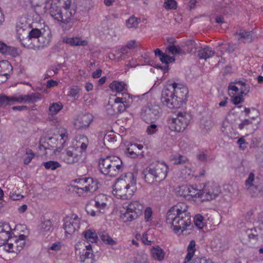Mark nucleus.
<instances>
[{
    "mask_svg": "<svg viewBox=\"0 0 263 263\" xmlns=\"http://www.w3.org/2000/svg\"><path fill=\"white\" fill-rule=\"evenodd\" d=\"M201 198L203 200H210L215 198L220 193L218 185L214 182H208L201 190Z\"/></svg>",
    "mask_w": 263,
    "mask_h": 263,
    "instance_id": "11",
    "label": "nucleus"
},
{
    "mask_svg": "<svg viewBox=\"0 0 263 263\" xmlns=\"http://www.w3.org/2000/svg\"><path fill=\"white\" fill-rule=\"evenodd\" d=\"M85 239L91 242H96L98 239L97 234L94 230L88 229L83 232Z\"/></svg>",
    "mask_w": 263,
    "mask_h": 263,
    "instance_id": "28",
    "label": "nucleus"
},
{
    "mask_svg": "<svg viewBox=\"0 0 263 263\" xmlns=\"http://www.w3.org/2000/svg\"><path fill=\"white\" fill-rule=\"evenodd\" d=\"M11 235V231L6 232L5 231L0 233V248L2 247L3 245L5 244L7 240H9L10 238L13 237Z\"/></svg>",
    "mask_w": 263,
    "mask_h": 263,
    "instance_id": "42",
    "label": "nucleus"
},
{
    "mask_svg": "<svg viewBox=\"0 0 263 263\" xmlns=\"http://www.w3.org/2000/svg\"><path fill=\"white\" fill-rule=\"evenodd\" d=\"M107 197L104 194H99L95 197V206L99 213H104V210L107 206Z\"/></svg>",
    "mask_w": 263,
    "mask_h": 263,
    "instance_id": "19",
    "label": "nucleus"
},
{
    "mask_svg": "<svg viewBox=\"0 0 263 263\" xmlns=\"http://www.w3.org/2000/svg\"><path fill=\"white\" fill-rule=\"evenodd\" d=\"M170 88H164L162 92L161 102L170 108H175L173 103L174 100H176L173 89Z\"/></svg>",
    "mask_w": 263,
    "mask_h": 263,
    "instance_id": "13",
    "label": "nucleus"
},
{
    "mask_svg": "<svg viewBox=\"0 0 263 263\" xmlns=\"http://www.w3.org/2000/svg\"><path fill=\"white\" fill-rule=\"evenodd\" d=\"M204 218L202 215L200 214L196 215L194 217L195 226L200 229H202L204 226Z\"/></svg>",
    "mask_w": 263,
    "mask_h": 263,
    "instance_id": "44",
    "label": "nucleus"
},
{
    "mask_svg": "<svg viewBox=\"0 0 263 263\" xmlns=\"http://www.w3.org/2000/svg\"><path fill=\"white\" fill-rule=\"evenodd\" d=\"M236 82H231L229 86V90L232 91V93L234 95L238 92L239 90V87L236 86Z\"/></svg>",
    "mask_w": 263,
    "mask_h": 263,
    "instance_id": "59",
    "label": "nucleus"
},
{
    "mask_svg": "<svg viewBox=\"0 0 263 263\" xmlns=\"http://www.w3.org/2000/svg\"><path fill=\"white\" fill-rule=\"evenodd\" d=\"M122 161L115 156H107L100 159L99 168L102 174L110 177H116L123 171Z\"/></svg>",
    "mask_w": 263,
    "mask_h": 263,
    "instance_id": "4",
    "label": "nucleus"
},
{
    "mask_svg": "<svg viewBox=\"0 0 263 263\" xmlns=\"http://www.w3.org/2000/svg\"><path fill=\"white\" fill-rule=\"evenodd\" d=\"M126 177L127 180L118 179L114 186L112 194L118 198L130 199L136 191V178L134 175L128 173Z\"/></svg>",
    "mask_w": 263,
    "mask_h": 263,
    "instance_id": "3",
    "label": "nucleus"
},
{
    "mask_svg": "<svg viewBox=\"0 0 263 263\" xmlns=\"http://www.w3.org/2000/svg\"><path fill=\"white\" fill-rule=\"evenodd\" d=\"M42 99V95L39 92H32L27 95H20L21 103H34Z\"/></svg>",
    "mask_w": 263,
    "mask_h": 263,
    "instance_id": "18",
    "label": "nucleus"
},
{
    "mask_svg": "<svg viewBox=\"0 0 263 263\" xmlns=\"http://www.w3.org/2000/svg\"><path fill=\"white\" fill-rule=\"evenodd\" d=\"M197 57L200 59L206 60L214 55L215 52L209 46L204 47L199 46L197 50Z\"/></svg>",
    "mask_w": 263,
    "mask_h": 263,
    "instance_id": "20",
    "label": "nucleus"
},
{
    "mask_svg": "<svg viewBox=\"0 0 263 263\" xmlns=\"http://www.w3.org/2000/svg\"><path fill=\"white\" fill-rule=\"evenodd\" d=\"M64 43L71 46H86L88 45V41L83 40L81 36L65 37L63 39Z\"/></svg>",
    "mask_w": 263,
    "mask_h": 263,
    "instance_id": "17",
    "label": "nucleus"
},
{
    "mask_svg": "<svg viewBox=\"0 0 263 263\" xmlns=\"http://www.w3.org/2000/svg\"><path fill=\"white\" fill-rule=\"evenodd\" d=\"M133 103V98L127 92L122 93L121 97H117L111 107L115 113H121L126 110Z\"/></svg>",
    "mask_w": 263,
    "mask_h": 263,
    "instance_id": "9",
    "label": "nucleus"
},
{
    "mask_svg": "<svg viewBox=\"0 0 263 263\" xmlns=\"http://www.w3.org/2000/svg\"><path fill=\"white\" fill-rule=\"evenodd\" d=\"M166 52L174 55L184 54L185 53V52L179 46L174 45L168 46L166 48Z\"/></svg>",
    "mask_w": 263,
    "mask_h": 263,
    "instance_id": "33",
    "label": "nucleus"
},
{
    "mask_svg": "<svg viewBox=\"0 0 263 263\" xmlns=\"http://www.w3.org/2000/svg\"><path fill=\"white\" fill-rule=\"evenodd\" d=\"M99 236L102 241L106 245L114 246L117 244V242L114 240L108 234L106 233H101L99 234Z\"/></svg>",
    "mask_w": 263,
    "mask_h": 263,
    "instance_id": "34",
    "label": "nucleus"
},
{
    "mask_svg": "<svg viewBox=\"0 0 263 263\" xmlns=\"http://www.w3.org/2000/svg\"><path fill=\"white\" fill-rule=\"evenodd\" d=\"M139 23L140 19L133 15L126 21V25L128 28H136Z\"/></svg>",
    "mask_w": 263,
    "mask_h": 263,
    "instance_id": "38",
    "label": "nucleus"
},
{
    "mask_svg": "<svg viewBox=\"0 0 263 263\" xmlns=\"http://www.w3.org/2000/svg\"><path fill=\"white\" fill-rule=\"evenodd\" d=\"M49 44V40L46 39L43 34H42L37 38L35 43L32 44L33 46L40 48L47 46Z\"/></svg>",
    "mask_w": 263,
    "mask_h": 263,
    "instance_id": "36",
    "label": "nucleus"
},
{
    "mask_svg": "<svg viewBox=\"0 0 263 263\" xmlns=\"http://www.w3.org/2000/svg\"><path fill=\"white\" fill-rule=\"evenodd\" d=\"M78 142L80 144V151L82 152L83 155V153L85 152V151L86 150L87 146L88 145V139L86 136L84 135L80 136Z\"/></svg>",
    "mask_w": 263,
    "mask_h": 263,
    "instance_id": "39",
    "label": "nucleus"
},
{
    "mask_svg": "<svg viewBox=\"0 0 263 263\" xmlns=\"http://www.w3.org/2000/svg\"><path fill=\"white\" fill-rule=\"evenodd\" d=\"M26 155L27 156L24 160L25 164H28L33 158L34 154L31 149L27 148L26 149Z\"/></svg>",
    "mask_w": 263,
    "mask_h": 263,
    "instance_id": "48",
    "label": "nucleus"
},
{
    "mask_svg": "<svg viewBox=\"0 0 263 263\" xmlns=\"http://www.w3.org/2000/svg\"><path fill=\"white\" fill-rule=\"evenodd\" d=\"M135 149L133 147H131L130 145L129 147H127L125 151V154L128 157L130 158H135L137 157L138 155L136 152H134Z\"/></svg>",
    "mask_w": 263,
    "mask_h": 263,
    "instance_id": "55",
    "label": "nucleus"
},
{
    "mask_svg": "<svg viewBox=\"0 0 263 263\" xmlns=\"http://www.w3.org/2000/svg\"><path fill=\"white\" fill-rule=\"evenodd\" d=\"M144 179L145 181L149 184H152L155 182H159L156 176L153 173V171L151 166L147 167L143 171Z\"/></svg>",
    "mask_w": 263,
    "mask_h": 263,
    "instance_id": "25",
    "label": "nucleus"
},
{
    "mask_svg": "<svg viewBox=\"0 0 263 263\" xmlns=\"http://www.w3.org/2000/svg\"><path fill=\"white\" fill-rule=\"evenodd\" d=\"M17 39L21 42L22 44L26 47L27 46V44H25V38H28V31L24 29L20 28L17 29Z\"/></svg>",
    "mask_w": 263,
    "mask_h": 263,
    "instance_id": "35",
    "label": "nucleus"
},
{
    "mask_svg": "<svg viewBox=\"0 0 263 263\" xmlns=\"http://www.w3.org/2000/svg\"><path fill=\"white\" fill-rule=\"evenodd\" d=\"M238 40L242 41L244 43H251L253 40L252 34L251 31H247L245 30H240L237 33Z\"/></svg>",
    "mask_w": 263,
    "mask_h": 263,
    "instance_id": "26",
    "label": "nucleus"
},
{
    "mask_svg": "<svg viewBox=\"0 0 263 263\" xmlns=\"http://www.w3.org/2000/svg\"><path fill=\"white\" fill-rule=\"evenodd\" d=\"M25 236L24 235H20L18 238L16 236V240L14 241L15 243V253L20 252L22 250L25 244Z\"/></svg>",
    "mask_w": 263,
    "mask_h": 263,
    "instance_id": "31",
    "label": "nucleus"
},
{
    "mask_svg": "<svg viewBox=\"0 0 263 263\" xmlns=\"http://www.w3.org/2000/svg\"><path fill=\"white\" fill-rule=\"evenodd\" d=\"M170 87L173 89L176 99L174 100L173 103L176 108H180L187 101V88L176 83L171 84Z\"/></svg>",
    "mask_w": 263,
    "mask_h": 263,
    "instance_id": "8",
    "label": "nucleus"
},
{
    "mask_svg": "<svg viewBox=\"0 0 263 263\" xmlns=\"http://www.w3.org/2000/svg\"><path fill=\"white\" fill-rule=\"evenodd\" d=\"M52 223L50 220H44L41 224V231L43 232H48L51 228Z\"/></svg>",
    "mask_w": 263,
    "mask_h": 263,
    "instance_id": "52",
    "label": "nucleus"
},
{
    "mask_svg": "<svg viewBox=\"0 0 263 263\" xmlns=\"http://www.w3.org/2000/svg\"><path fill=\"white\" fill-rule=\"evenodd\" d=\"M10 232L11 231V229L8 223H2L0 225V233L3 231Z\"/></svg>",
    "mask_w": 263,
    "mask_h": 263,
    "instance_id": "63",
    "label": "nucleus"
},
{
    "mask_svg": "<svg viewBox=\"0 0 263 263\" xmlns=\"http://www.w3.org/2000/svg\"><path fill=\"white\" fill-rule=\"evenodd\" d=\"M188 206L184 202H179L171 207L166 214V221L177 233L183 232L191 224V216L187 211Z\"/></svg>",
    "mask_w": 263,
    "mask_h": 263,
    "instance_id": "1",
    "label": "nucleus"
},
{
    "mask_svg": "<svg viewBox=\"0 0 263 263\" xmlns=\"http://www.w3.org/2000/svg\"><path fill=\"white\" fill-rule=\"evenodd\" d=\"M236 83L238 86H239V90L240 91L239 94L242 95H247L249 91V86L247 85L245 82L242 81H236Z\"/></svg>",
    "mask_w": 263,
    "mask_h": 263,
    "instance_id": "45",
    "label": "nucleus"
},
{
    "mask_svg": "<svg viewBox=\"0 0 263 263\" xmlns=\"http://www.w3.org/2000/svg\"><path fill=\"white\" fill-rule=\"evenodd\" d=\"M93 116L89 113L81 115L78 117L75 126L78 129L88 127L93 121Z\"/></svg>",
    "mask_w": 263,
    "mask_h": 263,
    "instance_id": "16",
    "label": "nucleus"
},
{
    "mask_svg": "<svg viewBox=\"0 0 263 263\" xmlns=\"http://www.w3.org/2000/svg\"><path fill=\"white\" fill-rule=\"evenodd\" d=\"M9 104H14L15 103H21L20 94H14L12 96L8 97Z\"/></svg>",
    "mask_w": 263,
    "mask_h": 263,
    "instance_id": "54",
    "label": "nucleus"
},
{
    "mask_svg": "<svg viewBox=\"0 0 263 263\" xmlns=\"http://www.w3.org/2000/svg\"><path fill=\"white\" fill-rule=\"evenodd\" d=\"M43 165L46 169H51V170H55L58 167H61V164L55 161H49L44 162Z\"/></svg>",
    "mask_w": 263,
    "mask_h": 263,
    "instance_id": "43",
    "label": "nucleus"
},
{
    "mask_svg": "<svg viewBox=\"0 0 263 263\" xmlns=\"http://www.w3.org/2000/svg\"><path fill=\"white\" fill-rule=\"evenodd\" d=\"M136 263H147V257L146 254H138L135 258Z\"/></svg>",
    "mask_w": 263,
    "mask_h": 263,
    "instance_id": "56",
    "label": "nucleus"
},
{
    "mask_svg": "<svg viewBox=\"0 0 263 263\" xmlns=\"http://www.w3.org/2000/svg\"><path fill=\"white\" fill-rule=\"evenodd\" d=\"M121 218L123 219L124 222L131 221L134 219H137V218L136 217L131 211L129 210H127V209L125 210V212L122 211V213L121 214Z\"/></svg>",
    "mask_w": 263,
    "mask_h": 263,
    "instance_id": "37",
    "label": "nucleus"
},
{
    "mask_svg": "<svg viewBox=\"0 0 263 263\" xmlns=\"http://www.w3.org/2000/svg\"><path fill=\"white\" fill-rule=\"evenodd\" d=\"M164 7L166 10H175L177 8V3L174 0H167L164 3Z\"/></svg>",
    "mask_w": 263,
    "mask_h": 263,
    "instance_id": "49",
    "label": "nucleus"
},
{
    "mask_svg": "<svg viewBox=\"0 0 263 263\" xmlns=\"http://www.w3.org/2000/svg\"><path fill=\"white\" fill-rule=\"evenodd\" d=\"M83 155L78 147H69L62 154L64 162L69 164H74L80 162L83 159Z\"/></svg>",
    "mask_w": 263,
    "mask_h": 263,
    "instance_id": "10",
    "label": "nucleus"
},
{
    "mask_svg": "<svg viewBox=\"0 0 263 263\" xmlns=\"http://www.w3.org/2000/svg\"><path fill=\"white\" fill-rule=\"evenodd\" d=\"M254 180V174L253 173H250L248 179L246 181V185H249L250 186H253V182Z\"/></svg>",
    "mask_w": 263,
    "mask_h": 263,
    "instance_id": "62",
    "label": "nucleus"
},
{
    "mask_svg": "<svg viewBox=\"0 0 263 263\" xmlns=\"http://www.w3.org/2000/svg\"><path fill=\"white\" fill-rule=\"evenodd\" d=\"M12 71L13 67L9 61L0 62V84L9 78Z\"/></svg>",
    "mask_w": 263,
    "mask_h": 263,
    "instance_id": "14",
    "label": "nucleus"
},
{
    "mask_svg": "<svg viewBox=\"0 0 263 263\" xmlns=\"http://www.w3.org/2000/svg\"><path fill=\"white\" fill-rule=\"evenodd\" d=\"M77 183L73 185V191L79 196H84L88 193H93L98 189V182L92 178L84 177L74 180Z\"/></svg>",
    "mask_w": 263,
    "mask_h": 263,
    "instance_id": "5",
    "label": "nucleus"
},
{
    "mask_svg": "<svg viewBox=\"0 0 263 263\" xmlns=\"http://www.w3.org/2000/svg\"><path fill=\"white\" fill-rule=\"evenodd\" d=\"M159 115V108L157 106L148 105L142 110L141 116L146 123H154Z\"/></svg>",
    "mask_w": 263,
    "mask_h": 263,
    "instance_id": "12",
    "label": "nucleus"
},
{
    "mask_svg": "<svg viewBox=\"0 0 263 263\" xmlns=\"http://www.w3.org/2000/svg\"><path fill=\"white\" fill-rule=\"evenodd\" d=\"M8 104V97L6 95H0V107Z\"/></svg>",
    "mask_w": 263,
    "mask_h": 263,
    "instance_id": "60",
    "label": "nucleus"
},
{
    "mask_svg": "<svg viewBox=\"0 0 263 263\" xmlns=\"http://www.w3.org/2000/svg\"><path fill=\"white\" fill-rule=\"evenodd\" d=\"M150 125L148 126L146 130V133L148 135H152L154 134H156L158 130L157 125L155 124H153L152 123Z\"/></svg>",
    "mask_w": 263,
    "mask_h": 263,
    "instance_id": "53",
    "label": "nucleus"
},
{
    "mask_svg": "<svg viewBox=\"0 0 263 263\" xmlns=\"http://www.w3.org/2000/svg\"><path fill=\"white\" fill-rule=\"evenodd\" d=\"M174 164L178 165L185 163L188 161L187 158L183 155H177L173 157L171 159Z\"/></svg>",
    "mask_w": 263,
    "mask_h": 263,
    "instance_id": "41",
    "label": "nucleus"
},
{
    "mask_svg": "<svg viewBox=\"0 0 263 263\" xmlns=\"http://www.w3.org/2000/svg\"><path fill=\"white\" fill-rule=\"evenodd\" d=\"M80 92V89L77 87L71 88L68 92V96L71 97H76Z\"/></svg>",
    "mask_w": 263,
    "mask_h": 263,
    "instance_id": "61",
    "label": "nucleus"
},
{
    "mask_svg": "<svg viewBox=\"0 0 263 263\" xmlns=\"http://www.w3.org/2000/svg\"><path fill=\"white\" fill-rule=\"evenodd\" d=\"M15 240H16L15 236L10 238L5 244L3 245L2 247H3V250L8 252H15V243L14 241Z\"/></svg>",
    "mask_w": 263,
    "mask_h": 263,
    "instance_id": "32",
    "label": "nucleus"
},
{
    "mask_svg": "<svg viewBox=\"0 0 263 263\" xmlns=\"http://www.w3.org/2000/svg\"><path fill=\"white\" fill-rule=\"evenodd\" d=\"M159 59L162 63L166 64L175 61V58L174 57H170L165 53H163L161 55V56L159 58Z\"/></svg>",
    "mask_w": 263,
    "mask_h": 263,
    "instance_id": "51",
    "label": "nucleus"
},
{
    "mask_svg": "<svg viewBox=\"0 0 263 263\" xmlns=\"http://www.w3.org/2000/svg\"><path fill=\"white\" fill-rule=\"evenodd\" d=\"M188 190V185H182L179 187L178 193L180 196L186 197L188 196V193H189Z\"/></svg>",
    "mask_w": 263,
    "mask_h": 263,
    "instance_id": "50",
    "label": "nucleus"
},
{
    "mask_svg": "<svg viewBox=\"0 0 263 263\" xmlns=\"http://www.w3.org/2000/svg\"><path fill=\"white\" fill-rule=\"evenodd\" d=\"M211 246L217 251H223L224 249V246L222 244L221 238H214L211 241Z\"/></svg>",
    "mask_w": 263,
    "mask_h": 263,
    "instance_id": "40",
    "label": "nucleus"
},
{
    "mask_svg": "<svg viewBox=\"0 0 263 263\" xmlns=\"http://www.w3.org/2000/svg\"><path fill=\"white\" fill-rule=\"evenodd\" d=\"M109 87L112 91L122 94V93L126 92V84L124 82L115 81L112 82L109 85Z\"/></svg>",
    "mask_w": 263,
    "mask_h": 263,
    "instance_id": "24",
    "label": "nucleus"
},
{
    "mask_svg": "<svg viewBox=\"0 0 263 263\" xmlns=\"http://www.w3.org/2000/svg\"><path fill=\"white\" fill-rule=\"evenodd\" d=\"M93 254L91 252L85 251L80 253L79 261L83 263H93V259L92 258Z\"/></svg>",
    "mask_w": 263,
    "mask_h": 263,
    "instance_id": "27",
    "label": "nucleus"
},
{
    "mask_svg": "<svg viewBox=\"0 0 263 263\" xmlns=\"http://www.w3.org/2000/svg\"><path fill=\"white\" fill-rule=\"evenodd\" d=\"M152 210L149 207H147L145 210L144 218L145 220L147 222L150 221L152 220Z\"/></svg>",
    "mask_w": 263,
    "mask_h": 263,
    "instance_id": "57",
    "label": "nucleus"
},
{
    "mask_svg": "<svg viewBox=\"0 0 263 263\" xmlns=\"http://www.w3.org/2000/svg\"><path fill=\"white\" fill-rule=\"evenodd\" d=\"M81 224V218L75 214H72L70 216L66 217L64 219L63 228L65 230V235L67 238L78 231Z\"/></svg>",
    "mask_w": 263,
    "mask_h": 263,
    "instance_id": "7",
    "label": "nucleus"
},
{
    "mask_svg": "<svg viewBox=\"0 0 263 263\" xmlns=\"http://www.w3.org/2000/svg\"><path fill=\"white\" fill-rule=\"evenodd\" d=\"M143 205L138 201H133L127 206V210L131 211L138 218L142 213Z\"/></svg>",
    "mask_w": 263,
    "mask_h": 263,
    "instance_id": "21",
    "label": "nucleus"
},
{
    "mask_svg": "<svg viewBox=\"0 0 263 263\" xmlns=\"http://www.w3.org/2000/svg\"><path fill=\"white\" fill-rule=\"evenodd\" d=\"M42 34L41 30L39 29H32L30 32H28V38H25V44L27 47L30 46L31 44L35 43L36 40Z\"/></svg>",
    "mask_w": 263,
    "mask_h": 263,
    "instance_id": "22",
    "label": "nucleus"
},
{
    "mask_svg": "<svg viewBox=\"0 0 263 263\" xmlns=\"http://www.w3.org/2000/svg\"><path fill=\"white\" fill-rule=\"evenodd\" d=\"M232 101L235 105H238L240 103L243 102L244 101L243 95L241 94H238L237 96L233 97L232 99Z\"/></svg>",
    "mask_w": 263,
    "mask_h": 263,
    "instance_id": "58",
    "label": "nucleus"
},
{
    "mask_svg": "<svg viewBox=\"0 0 263 263\" xmlns=\"http://www.w3.org/2000/svg\"><path fill=\"white\" fill-rule=\"evenodd\" d=\"M63 107V104L61 102L51 103L48 109L49 114L51 116L56 115Z\"/></svg>",
    "mask_w": 263,
    "mask_h": 263,
    "instance_id": "29",
    "label": "nucleus"
},
{
    "mask_svg": "<svg viewBox=\"0 0 263 263\" xmlns=\"http://www.w3.org/2000/svg\"><path fill=\"white\" fill-rule=\"evenodd\" d=\"M152 257L156 260L162 261L164 259L165 253L159 246L153 247L151 249Z\"/></svg>",
    "mask_w": 263,
    "mask_h": 263,
    "instance_id": "23",
    "label": "nucleus"
},
{
    "mask_svg": "<svg viewBox=\"0 0 263 263\" xmlns=\"http://www.w3.org/2000/svg\"><path fill=\"white\" fill-rule=\"evenodd\" d=\"M61 5L58 6L52 1L49 9L50 15L55 20L64 24L73 23L77 7L72 3V0H58Z\"/></svg>",
    "mask_w": 263,
    "mask_h": 263,
    "instance_id": "2",
    "label": "nucleus"
},
{
    "mask_svg": "<svg viewBox=\"0 0 263 263\" xmlns=\"http://www.w3.org/2000/svg\"><path fill=\"white\" fill-rule=\"evenodd\" d=\"M191 116L186 112H179L177 117L169 120V128L172 131L181 132L188 126Z\"/></svg>",
    "mask_w": 263,
    "mask_h": 263,
    "instance_id": "6",
    "label": "nucleus"
},
{
    "mask_svg": "<svg viewBox=\"0 0 263 263\" xmlns=\"http://www.w3.org/2000/svg\"><path fill=\"white\" fill-rule=\"evenodd\" d=\"M159 182L163 180L167 176V166L164 163H157L150 166Z\"/></svg>",
    "mask_w": 263,
    "mask_h": 263,
    "instance_id": "15",
    "label": "nucleus"
},
{
    "mask_svg": "<svg viewBox=\"0 0 263 263\" xmlns=\"http://www.w3.org/2000/svg\"><path fill=\"white\" fill-rule=\"evenodd\" d=\"M5 55H11L12 57H16L19 55L18 49L12 46H8Z\"/></svg>",
    "mask_w": 263,
    "mask_h": 263,
    "instance_id": "46",
    "label": "nucleus"
},
{
    "mask_svg": "<svg viewBox=\"0 0 263 263\" xmlns=\"http://www.w3.org/2000/svg\"><path fill=\"white\" fill-rule=\"evenodd\" d=\"M185 46L186 48V52L195 54L198 50L199 46H198L197 43L194 40H188L185 43Z\"/></svg>",
    "mask_w": 263,
    "mask_h": 263,
    "instance_id": "30",
    "label": "nucleus"
},
{
    "mask_svg": "<svg viewBox=\"0 0 263 263\" xmlns=\"http://www.w3.org/2000/svg\"><path fill=\"white\" fill-rule=\"evenodd\" d=\"M188 188L189 192L188 193V196L198 197L201 198L202 193L201 191H198L192 186H188Z\"/></svg>",
    "mask_w": 263,
    "mask_h": 263,
    "instance_id": "47",
    "label": "nucleus"
},
{
    "mask_svg": "<svg viewBox=\"0 0 263 263\" xmlns=\"http://www.w3.org/2000/svg\"><path fill=\"white\" fill-rule=\"evenodd\" d=\"M237 143L239 145L240 148L244 150L246 147L247 144L243 138H240L237 141Z\"/></svg>",
    "mask_w": 263,
    "mask_h": 263,
    "instance_id": "64",
    "label": "nucleus"
}]
</instances>
